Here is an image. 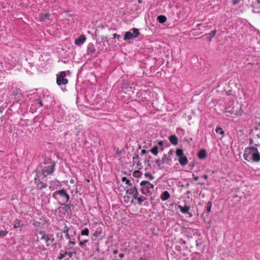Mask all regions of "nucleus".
<instances>
[{"label":"nucleus","instance_id":"f257e3e1","mask_svg":"<svg viewBox=\"0 0 260 260\" xmlns=\"http://www.w3.org/2000/svg\"><path fill=\"white\" fill-rule=\"evenodd\" d=\"M37 237L35 241V244L40 249H46V247L52 245L54 240V238H51L44 231H39L36 233Z\"/></svg>","mask_w":260,"mask_h":260},{"label":"nucleus","instance_id":"f03ea898","mask_svg":"<svg viewBox=\"0 0 260 260\" xmlns=\"http://www.w3.org/2000/svg\"><path fill=\"white\" fill-rule=\"evenodd\" d=\"M243 157L248 161L258 162L260 160V153L257 148L251 146L245 149Z\"/></svg>","mask_w":260,"mask_h":260},{"label":"nucleus","instance_id":"7ed1b4c3","mask_svg":"<svg viewBox=\"0 0 260 260\" xmlns=\"http://www.w3.org/2000/svg\"><path fill=\"white\" fill-rule=\"evenodd\" d=\"M141 191L143 194L149 196L154 187V185L147 181H142L140 182Z\"/></svg>","mask_w":260,"mask_h":260},{"label":"nucleus","instance_id":"20e7f679","mask_svg":"<svg viewBox=\"0 0 260 260\" xmlns=\"http://www.w3.org/2000/svg\"><path fill=\"white\" fill-rule=\"evenodd\" d=\"M62 233L65 234L66 238L69 240L70 244L75 245L76 244L75 242V231H71L69 227L65 225L62 230Z\"/></svg>","mask_w":260,"mask_h":260},{"label":"nucleus","instance_id":"39448f33","mask_svg":"<svg viewBox=\"0 0 260 260\" xmlns=\"http://www.w3.org/2000/svg\"><path fill=\"white\" fill-rule=\"evenodd\" d=\"M176 155L177 157H178V160L181 166H184L188 164V159L187 157L184 155L183 150L182 149H176Z\"/></svg>","mask_w":260,"mask_h":260},{"label":"nucleus","instance_id":"423d86ee","mask_svg":"<svg viewBox=\"0 0 260 260\" xmlns=\"http://www.w3.org/2000/svg\"><path fill=\"white\" fill-rule=\"evenodd\" d=\"M57 196L61 198L62 202L64 203L68 202L70 200L69 194L67 192L66 190L63 188L54 192L53 197L55 198Z\"/></svg>","mask_w":260,"mask_h":260},{"label":"nucleus","instance_id":"0eeeda50","mask_svg":"<svg viewBox=\"0 0 260 260\" xmlns=\"http://www.w3.org/2000/svg\"><path fill=\"white\" fill-rule=\"evenodd\" d=\"M133 32L131 31H127L124 36L123 39L125 41L130 40L133 38H136L139 35V31L138 29L134 28L132 29Z\"/></svg>","mask_w":260,"mask_h":260},{"label":"nucleus","instance_id":"6e6552de","mask_svg":"<svg viewBox=\"0 0 260 260\" xmlns=\"http://www.w3.org/2000/svg\"><path fill=\"white\" fill-rule=\"evenodd\" d=\"M66 77V73L64 71H62L60 73L59 75L57 77L56 83L58 85L61 84L66 85L68 83L67 79L65 78Z\"/></svg>","mask_w":260,"mask_h":260},{"label":"nucleus","instance_id":"1a4fd4ad","mask_svg":"<svg viewBox=\"0 0 260 260\" xmlns=\"http://www.w3.org/2000/svg\"><path fill=\"white\" fill-rule=\"evenodd\" d=\"M54 166L55 164L51 162L49 166L45 167L42 169V174L43 176L46 177L49 175L52 174L54 172Z\"/></svg>","mask_w":260,"mask_h":260},{"label":"nucleus","instance_id":"9d476101","mask_svg":"<svg viewBox=\"0 0 260 260\" xmlns=\"http://www.w3.org/2000/svg\"><path fill=\"white\" fill-rule=\"evenodd\" d=\"M129 187L126 190V193L128 195L132 196L133 199L137 198V196H138L139 192L135 185H132V186H129Z\"/></svg>","mask_w":260,"mask_h":260},{"label":"nucleus","instance_id":"9b49d317","mask_svg":"<svg viewBox=\"0 0 260 260\" xmlns=\"http://www.w3.org/2000/svg\"><path fill=\"white\" fill-rule=\"evenodd\" d=\"M35 182L38 189L42 190V189L45 188L47 187V185L46 183L41 181L39 179L37 178H35Z\"/></svg>","mask_w":260,"mask_h":260},{"label":"nucleus","instance_id":"f8f14e48","mask_svg":"<svg viewBox=\"0 0 260 260\" xmlns=\"http://www.w3.org/2000/svg\"><path fill=\"white\" fill-rule=\"evenodd\" d=\"M251 7L257 11L260 10V0H248Z\"/></svg>","mask_w":260,"mask_h":260},{"label":"nucleus","instance_id":"ddd939ff","mask_svg":"<svg viewBox=\"0 0 260 260\" xmlns=\"http://www.w3.org/2000/svg\"><path fill=\"white\" fill-rule=\"evenodd\" d=\"M224 112L225 113H230L231 114L235 115H240L241 114V111L235 109L234 107H233L231 109L230 108H225Z\"/></svg>","mask_w":260,"mask_h":260},{"label":"nucleus","instance_id":"4468645a","mask_svg":"<svg viewBox=\"0 0 260 260\" xmlns=\"http://www.w3.org/2000/svg\"><path fill=\"white\" fill-rule=\"evenodd\" d=\"M75 254L76 252H68V251H64V252H61L59 253V255L58 256V259L59 260L63 259V258L66 257V256H68L69 258H71L73 256V254Z\"/></svg>","mask_w":260,"mask_h":260},{"label":"nucleus","instance_id":"2eb2a0df","mask_svg":"<svg viewBox=\"0 0 260 260\" xmlns=\"http://www.w3.org/2000/svg\"><path fill=\"white\" fill-rule=\"evenodd\" d=\"M86 40V38L85 35H82L75 41V44L77 46L81 45L83 44Z\"/></svg>","mask_w":260,"mask_h":260},{"label":"nucleus","instance_id":"dca6fc26","mask_svg":"<svg viewBox=\"0 0 260 260\" xmlns=\"http://www.w3.org/2000/svg\"><path fill=\"white\" fill-rule=\"evenodd\" d=\"M169 139L171 143L174 146H176L178 144V139L176 135H173L170 136Z\"/></svg>","mask_w":260,"mask_h":260},{"label":"nucleus","instance_id":"f3484780","mask_svg":"<svg viewBox=\"0 0 260 260\" xmlns=\"http://www.w3.org/2000/svg\"><path fill=\"white\" fill-rule=\"evenodd\" d=\"M162 160L164 164H167L168 165H171L172 164V158L171 157H169L166 154H164L162 157Z\"/></svg>","mask_w":260,"mask_h":260},{"label":"nucleus","instance_id":"a211bd4d","mask_svg":"<svg viewBox=\"0 0 260 260\" xmlns=\"http://www.w3.org/2000/svg\"><path fill=\"white\" fill-rule=\"evenodd\" d=\"M178 208L183 214H187L189 213L190 207L188 206L185 205L184 206H182L179 205Z\"/></svg>","mask_w":260,"mask_h":260},{"label":"nucleus","instance_id":"6ab92c4d","mask_svg":"<svg viewBox=\"0 0 260 260\" xmlns=\"http://www.w3.org/2000/svg\"><path fill=\"white\" fill-rule=\"evenodd\" d=\"M23 224H21V220H20L18 219H16L14 221L13 227H14V229L20 228V230H21V229L23 227Z\"/></svg>","mask_w":260,"mask_h":260},{"label":"nucleus","instance_id":"aec40b11","mask_svg":"<svg viewBox=\"0 0 260 260\" xmlns=\"http://www.w3.org/2000/svg\"><path fill=\"white\" fill-rule=\"evenodd\" d=\"M170 198V194L168 191L163 192L160 195V199L162 201H166Z\"/></svg>","mask_w":260,"mask_h":260},{"label":"nucleus","instance_id":"412c9836","mask_svg":"<svg viewBox=\"0 0 260 260\" xmlns=\"http://www.w3.org/2000/svg\"><path fill=\"white\" fill-rule=\"evenodd\" d=\"M198 157L200 159H204L207 156V153L205 150L202 149L199 151L198 153Z\"/></svg>","mask_w":260,"mask_h":260},{"label":"nucleus","instance_id":"4be33fe9","mask_svg":"<svg viewBox=\"0 0 260 260\" xmlns=\"http://www.w3.org/2000/svg\"><path fill=\"white\" fill-rule=\"evenodd\" d=\"M157 20L160 23H163L166 21L167 18L164 15H160L157 17Z\"/></svg>","mask_w":260,"mask_h":260},{"label":"nucleus","instance_id":"5701e85b","mask_svg":"<svg viewBox=\"0 0 260 260\" xmlns=\"http://www.w3.org/2000/svg\"><path fill=\"white\" fill-rule=\"evenodd\" d=\"M95 51L94 46L93 44H90L88 47V53L92 54Z\"/></svg>","mask_w":260,"mask_h":260},{"label":"nucleus","instance_id":"b1692460","mask_svg":"<svg viewBox=\"0 0 260 260\" xmlns=\"http://www.w3.org/2000/svg\"><path fill=\"white\" fill-rule=\"evenodd\" d=\"M215 132L217 133H219L221 135L223 136L224 134V132L222 129V128L220 126L216 127L215 129Z\"/></svg>","mask_w":260,"mask_h":260},{"label":"nucleus","instance_id":"393cba45","mask_svg":"<svg viewBox=\"0 0 260 260\" xmlns=\"http://www.w3.org/2000/svg\"><path fill=\"white\" fill-rule=\"evenodd\" d=\"M21 94V90L19 88H15L12 92V95L15 96Z\"/></svg>","mask_w":260,"mask_h":260},{"label":"nucleus","instance_id":"a878e982","mask_svg":"<svg viewBox=\"0 0 260 260\" xmlns=\"http://www.w3.org/2000/svg\"><path fill=\"white\" fill-rule=\"evenodd\" d=\"M151 152L155 155H157L158 154V147L157 146H155L154 147H153L151 149Z\"/></svg>","mask_w":260,"mask_h":260},{"label":"nucleus","instance_id":"bb28decb","mask_svg":"<svg viewBox=\"0 0 260 260\" xmlns=\"http://www.w3.org/2000/svg\"><path fill=\"white\" fill-rule=\"evenodd\" d=\"M121 180L123 182H125L129 186H132V184L131 183L130 180L127 179L126 177H123Z\"/></svg>","mask_w":260,"mask_h":260},{"label":"nucleus","instance_id":"cd10ccee","mask_svg":"<svg viewBox=\"0 0 260 260\" xmlns=\"http://www.w3.org/2000/svg\"><path fill=\"white\" fill-rule=\"evenodd\" d=\"M81 234L82 236H88L89 235V230L87 228H85V229L83 230L81 232Z\"/></svg>","mask_w":260,"mask_h":260},{"label":"nucleus","instance_id":"c85d7f7f","mask_svg":"<svg viewBox=\"0 0 260 260\" xmlns=\"http://www.w3.org/2000/svg\"><path fill=\"white\" fill-rule=\"evenodd\" d=\"M156 163L157 164L158 167L159 168V169L162 168V166L164 164V163L162 161V159L161 160L160 159H157L156 160Z\"/></svg>","mask_w":260,"mask_h":260},{"label":"nucleus","instance_id":"c756f323","mask_svg":"<svg viewBox=\"0 0 260 260\" xmlns=\"http://www.w3.org/2000/svg\"><path fill=\"white\" fill-rule=\"evenodd\" d=\"M8 232L6 230H1L0 231V238L5 237L8 234Z\"/></svg>","mask_w":260,"mask_h":260},{"label":"nucleus","instance_id":"7c9ffc66","mask_svg":"<svg viewBox=\"0 0 260 260\" xmlns=\"http://www.w3.org/2000/svg\"><path fill=\"white\" fill-rule=\"evenodd\" d=\"M212 202L209 201L207 204V211L208 212H210L211 211V207H212Z\"/></svg>","mask_w":260,"mask_h":260},{"label":"nucleus","instance_id":"2f4dec72","mask_svg":"<svg viewBox=\"0 0 260 260\" xmlns=\"http://www.w3.org/2000/svg\"><path fill=\"white\" fill-rule=\"evenodd\" d=\"M144 175L145 177H148L149 178V179H150V180H153L154 178V176H153L152 175H151L150 173H145Z\"/></svg>","mask_w":260,"mask_h":260},{"label":"nucleus","instance_id":"473e14b6","mask_svg":"<svg viewBox=\"0 0 260 260\" xmlns=\"http://www.w3.org/2000/svg\"><path fill=\"white\" fill-rule=\"evenodd\" d=\"M134 199H136L138 201V204L139 205H141L143 203V202L144 201L145 199H143L142 198H138V196H137V198H134Z\"/></svg>","mask_w":260,"mask_h":260},{"label":"nucleus","instance_id":"72a5a7b5","mask_svg":"<svg viewBox=\"0 0 260 260\" xmlns=\"http://www.w3.org/2000/svg\"><path fill=\"white\" fill-rule=\"evenodd\" d=\"M50 14L49 13H45L42 14L41 16V19L42 20H44L45 19L48 18Z\"/></svg>","mask_w":260,"mask_h":260},{"label":"nucleus","instance_id":"f704fd0d","mask_svg":"<svg viewBox=\"0 0 260 260\" xmlns=\"http://www.w3.org/2000/svg\"><path fill=\"white\" fill-rule=\"evenodd\" d=\"M216 34V30H212L211 31L209 34V35L210 36V37L211 38H213L215 35Z\"/></svg>","mask_w":260,"mask_h":260},{"label":"nucleus","instance_id":"c9c22d12","mask_svg":"<svg viewBox=\"0 0 260 260\" xmlns=\"http://www.w3.org/2000/svg\"><path fill=\"white\" fill-rule=\"evenodd\" d=\"M88 242V240H83L82 241H80L79 243V244L80 246L82 247L83 245H85V243H86Z\"/></svg>","mask_w":260,"mask_h":260},{"label":"nucleus","instance_id":"e433bc0d","mask_svg":"<svg viewBox=\"0 0 260 260\" xmlns=\"http://www.w3.org/2000/svg\"><path fill=\"white\" fill-rule=\"evenodd\" d=\"M173 153V150L171 149L168 152V154H166V155H168L169 157H171V156L172 155Z\"/></svg>","mask_w":260,"mask_h":260},{"label":"nucleus","instance_id":"4c0bfd02","mask_svg":"<svg viewBox=\"0 0 260 260\" xmlns=\"http://www.w3.org/2000/svg\"><path fill=\"white\" fill-rule=\"evenodd\" d=\"M37 101L38 102V104L40 105V107H42L43 106L42 101L41 99H39L37 100Z\"/></svg>","mask_w":260,"mask_h":260},{"label":"nucleus","instance_id":"58836bf2","mask_svg":"<svg viewBox=\"0 0 260 260\" xmlns=\"http://www.w3.org/2000/svg\"><path fill=\"white\" fill-rule=\"evenodd\" d=\"M241 0H232V3L234 5H236L239 3Z\"/></svg>","mask_w":260,"mask_h":260},{"label":"nucleus","instance_id":"ea45409f","mask_svg":"<svg viewBox=\"0 0 260 260\" xmlns=\"http://www.w3.org/2000/svg\"><path fill=\"white\" fill-rule=\"evenodd\" d=\"M139 158V156L138 155H136L135 156H134L133 157V160L135 161L138 160Z\"/></svg>","mask_w":260,"mask_h":260},{"label":"nucleus","instance_id":"a19ab883","mask_svg":"<svg viewBox=\"0 0 260 260\" xmlns=\"http://www.w3.org/2000/svg\"><path fill=\"white\" fill-rule=\"evenodd\" d=\"M113 38L114 39H119L120 38V36L119 35H117L116 34H114L113 35Z\"/></svg>","mask_w":260,"mask_h":260},{"label":"nucleus","instance_id":"79ce46f5","mask_svg":"<svg viewBox=\"0 0 260 260\" xmlns=\"http://www.w3.org/2000/svg\"><path fill=\"white\" fill-rule=\"evenodd\" d=\"M100 233H101V232H99L98 231H96L95 232V233H94L93 236L96 237H98Z\"/></svg>","mask_w":260,"mask_h":260},{"label":"nucleus","instance_id":"37998d69","mask_svg":"<svg viewBox=\"0 0 260 260\" xmlns=\"http://www.w3.org/2000/svg\"><path fill=\"white\" fill-rule=\"evenodd\" d=\"M192 177L196 181H197L199 180V177L197 176H195L194 174H192Z\"/></svg>","mask_w":260,"mask_h":260},{"label":"nucleus","instance_id":"c03bdc74","mask_svg":"<svg viewBox=\"0 0 260 260\" xmlns=\"http://www.w3.org/2000/svg\"><path fill=\"white\" fill-rule=\"evenodd\" d=\"M226 93L228 95H230L232 94V90H229L227 91L226 92Z\"/></svg>","mask_w":260,"mask_h":260},{"label":"nucleus","instance_id":"a18cd8bd","mask_svg":"<svg viewBox=\"0 0 260 260\" xmlns=\"http://www.w3.org/2000/svg\"><path fill=\"white\" fill-rule=\"evenodd\" d=\"M135 162L137 164V166L138 167H139V166H141V162L139 161V160L138 161H135Z\"/></svg>","mask_w":260,"mask_h":260},{"label":"nucleus","instance_id":"49530a36","mask_svg":"<svg viewBox=\"0 0 260 260\" xmlns=\"http://www.w3.org/2000/svg\"><path fill=\"white\" fill-rule=\"evenodd\" d=\"M65 208L67 209H70L71 208V206L70 204H66L65 205Z\"/></svg>","mask_w":260,"mask_h":260},{"label":"nucleus","instance_id":"de8ad7c7","mask_svg":"<svg viewBox=\"0 0 260 260\" xmlns=\"http://www.w3.org/2000/svg\"><path fill=\"white\" fill-rule=\"evenodd\" d=\"M163 144H164V142L162 141H160L158 142V145H159V146H162Z\"/></svg>","mask_w":260,"mask_h":260},{"label":"nucleus","instance_id":"09e8293b","mask_svg":"<svg viewBox=\"0 0 260 260\" xmlns=\"http://www.w3.org/2000/svg\"><path fill=\"white\" fill-rule=\"evenodd\" d=\"M203 177L205 179H207L208 178V175L207 174L204 175Z\"/></svg>","mask_w":260,"mask_h":260},{"label":"nucleus","instance_id":"8fccbe9b","mask_svg":"<svg viewBox=\"0 0 260 260\" xmlns=\"http://www.w3.org/2000/svg\"><path fill=\"white\" fill-rule=\"evenodd\" d=\"M146 153V150H144V149H143L142 151H141V154H144Z\"/></svg>","mask_w":260,"mask_h":260},{"label":"nucleus","instance_id":"3c124183","mask_svg":"<svg viewBox=\"0 0 260 260\" xmlns=\"http://www.w3.org/2000/svg\"><path fill=\"white\" fill-rule=\"evenodd\" d=\"M119 257L121 258H123L124 257V254L123 253H120L119 254Z\"/></svg>","mask_w":260,"mask_h":260},{"label":"nucleus","instance_id":"603ef678","mask_svg":"<svg viewBox=\"0 0 260 260\" xmlns=\"http://www.w3.org/2000/svg\"><path fill=\"white\" fill-rule=\"evenodd\" d=\"M70 182L71 183V184H74L75 183V180L74 179H71L70 181Z\"/></svg>","mask_w":260,"mask_h":260},{"label":"nucleus","instance_id":"864d4df0","mask_svg":"<svg viewBox=\"0 0 260 260\" xmlns=\"http://www.w3.org/2000/svg\"><path fill=\"white\" fill-rule=\"evenodd\" d=\"M113 252V254H117L118 253V250H114Z\"/></svg>","mask_w":260,"mask_h":260},{"label":"nucleus","instance_id":"5fc2aeb1","mask_svg":"<svg viewBox=\"0 0 260 260\" xmlns=\"http://www.w3.org/2000/svg\"><path fill=\"white\" fill-rule=\"evenodd\" d=\"M198 184L200 185H204L205 184L204 183H202V182H199L198 183Z\"/></svg>","mask_w":260,"mask_h":260},{"label":"nucleus","instance_id":"6e6d98bb","mask_svg":"<svg viewBox=\"0 0 260 260\" xmlns=\"http://www.w3.org/2000/svg\"><path fill=\"white\" fill-rule=\"evenodd\" d=\"M212 38H211V37H210L209 38H208L207 39H208V40L209 42H211V39H212Z\"/></svg>","mask_w":260,"mask_h":260},{"label":"nucleus","instance_id":"4d7b16f0","mask_svg":"<svg viewBox=\"0 0 260 260\" xmlns=\"http://www.w3.org/2000/svg\"><path fill=\"white\" fill-rule=\"evenodd\" d=\"M138 3L139 4H141L142 3V1L141 0H138Z\"/></svg>","mask_w":260,"mask_h":260},{"label":"nucleus","instance_id":"13d9d810","mask_svg":"<svg viewBox=\"0 0 260 260\" xmlns=\"http://www.w3.org/2000/svg\"><path fill=\"white\" fill-rule=\"evenodd\" d=\"M79 192V191L76 189V193H78Z\"/></svg>","mask_w":260,"mask_h":260},{"label":"nucleus","instance_id":"bf43d9fd","mask_svg":"<svg viewBox=\"0 0 260 260\" xmlns=\"http://www.w3.org/2000/svg\"><path fill=\"white\" fill-rule=\"evenodd\" d=\"M139 260H144L142 257L140 258Z\"/></svg>","mask_w":260,"mask_h":260},{"label":"nucleus","instance_id":"052dcab7","mask_svg":"<svg viewBox=\"0 0 260 260\" xmlns=\"http://www.w3.org/2000/svg\"><path fill=\"white\" fill-rule=\"evenodd\" d=\"M183 244H185V243H186V242H185V241H183Z\"/></svg>","mask_w":260,"mask_h":260},{"label":"nucleus","instance_id":"680f3d73","mask_svg":"<svg viewBox=\"0 0 260 260\" xmlns=\"http://www.w3.org/2000/svg\"><path fill=\"white\" fill-rule=\"evenodd\" d=\"M100 260H105L103 258H100Z\"/></svg>","mask_w":260,"mask_h":260},{"label":"nucleus","instance_id":"e2e57ef3","mask_svg":"<svg viewBox=\"0 0 260 260\" xmlns=\"http://www.w3.org/2000/svg\"><path fill=\"white\" fill-rule=\"evenodd\" d=\"M201 25V24H197V26H200Z\"/></svg>","mask_w":260,"mask_h":260}]
</instances>
